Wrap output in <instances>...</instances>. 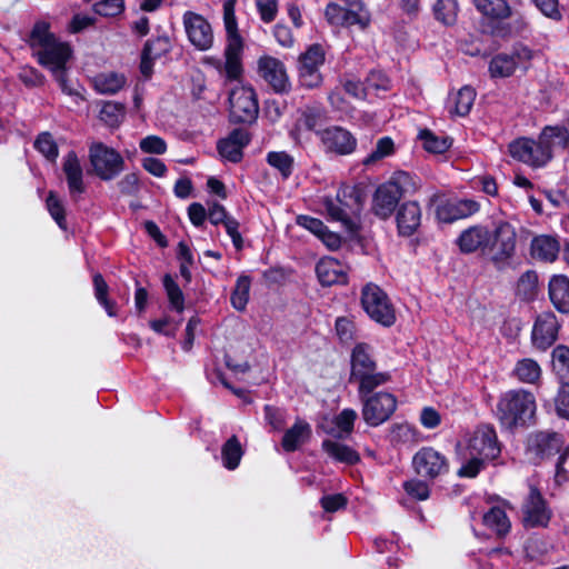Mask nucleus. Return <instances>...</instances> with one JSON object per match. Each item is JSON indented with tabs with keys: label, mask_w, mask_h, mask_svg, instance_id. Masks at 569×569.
I'll return each instance as SVG.
<instances>
[{
	"label": "nucleus",
	"mask_w": 569,
	"mask_h": 569,
	"mask_svg": "<svg viewBox=\"0 0 569 569\" xmlns=\"http://www.w3.org/2000/svg\"><path fill=\"white\" fill-rule=\"evenodd\" d=\"M501 452L497 433L489 425L479 426L469 437L463 462L457 475L461 478H475L489 463L495 461Z\"/></svg>",
	"instance_id": "obj_1"
},
{
	"label": "nucleus",
	"mask_w": 569,
	"mask_h": 569,
	"mask_svg": "<svg viewBox=\"0 0 569 569\" xmlns=\"http://www.w3.org/2000/svg\"><path fill=\"white\" fill-rule=\"evenodd\" d=\"M28 43L39 63L53 73L64 71L66 64L72 56L70 44L58 39L50 31V23L46 21L34 23Z\"/></svg>",
	"instance_id": "obj_2"
},
{
	"label": "nucleus",
	"mask_w": 569,
	"mask_h": 569,
	"mask_svg": "<svg viewBox=\"0 0 569 569\" xmlns=\"http://www.w3.org/2000/svg\"><path fill=\"white\" fill-rule=\"evenodd\" d=\"M236 2L237 0H226L223 2V24L227 33L224 61L212 57L204 59V63L214 67L219 74L229 80H237L242 73L243 41L238 31L234 13Z\"/></svg>",
	"instance_id": "obj_3"
},
{
	"label": "nucleus",
	"mask_w": 569,
	"mask_h": 569,
	"mask_svg": "<svg viewBox=\"0 0 569 569\" xmlns=\"http://www.w3.org/2000/svg\"><path fill=\"white\" fill-rule=\"evenodd\" d=\"M418 188L419 183L416 177L406 171L395 172L388 181L376 189L372 198L373 213L381 219H388L400 199L415 193Z\"/></svg>",
	"instance_id": "obj_4"
},
{
	"label": "nucleus",
	"mask_w": 569,
	"mask_h": 569,
	"mask_svg": "<svg viewBox=\"0 0 569 569\" xmlns=\"http://www.w3.org/2000/svg\"><path fill=\"white\" fill-rule=\"evenodd\" d=\"M535 412V396L525 389L508 390L497 402V418L508 429L526 426L533 418Z\"/></svg>",
	"instance_id": "obj_5"
},
{
	"label": "nucleus",
	"mask_w": 569,
	"mask_h": 569,
	"mask_svg": "<svg viewBox=\"0 0 569 569\" xmlns=\"http://www.w3.org/2000/svg\"><path fill=\"white\" fill-rule=\"evenodd\" d=\"M390 379L389 373L376 371L369 347L367 345H357L351 356V376L350 380L358 383V393H370L375 388L385 385Z\"/></svg>",
	"instance_id": "obj_6"
},
{
	"label": "nucleus",
	"mask_w": 569,
	"mask_h": 569,
	"mask_svg": "<svg viewBox=\"0 0 569 569\" xmlns=\"http://www.w3.org/2000/svg\"><path fill=\"white\" fill-rule=\"evenodd\" d=\"M358 199L352 187L342 186L335 198L325 197L322 204L331 221L340 222L347 231L353 232L357 223L352 214L359 208Z\"/></svg>",
	"instance_id": "obj_7"
},
{
	"label": "nucleus",
	"mask_w": 569,
	"mask_h": 569,
	"mask_svg": "<svg viewBox=\"0 0 569 569\" xmlns=\"http://www.w3.org/2000/svg\"><path fill=\"white\" fill-rule=\"evenodd\" d=\"M329 23L335 26H358L366 29L371 21L370 12L361 0H343L342 3L330 2L325 9Z\"/></svg>",
	"instance_id": "obj_8"
},
{
	"label": "nucleus",
	"mask_w": 569,
	"mask_h": 569,
	"mask_svg": "<svg viewBox=\"0 0 569 569\" xmlns=\"http://www.w3.org/2000/svg\"><path fill=\"white\" fill-rule=\"evenodd\" d=\"M361 305L370 319L381 326L391 327L396 322L395 308L387 293L379 286L367 283L362 288Z\"/></svg>",
	"instance_id": "obj_9"
},
{
	"label": "nucleus",
	"mask_w": 569,
	"mask_h": 569,
	"mask_svg": "<svg viewBox=\"0 0 569 569\" xmlns=\"http://www.w3.org/2000/svg\"><path fill=\"white\" fill-rule=\"evenodd\" d=\"M229 111L234 122H253L259 113L254 90L250 86L236 84L229 93Z\"/></svg>",
	"instance_id": "obj_10"
},
{
	"label": "nucleus",
	"mask_w": 569,
	"mask_h": 569,
	"mask_svg": "<svg viewBox=\"0 0 569 569\" xmlns=\"http://www.w3.org/2000/svg\"><path fill=\"white\" fill-rule=\"evenodd\" d=\"M89 159L94 173L102 180L116 178L124 167L121 154L102 142H93L90 146Z\"/></svg>",
	"instance_id": "obj_11"
},
{
	"label": "nucleus",
	"mask_w": 569,
	"mask_h": 569,
	"mask_svg": "<svg viewBox=\"0 0 569 569\" xmlns=\"http://www.w3.org/2000/svg\"><path fill=\"white\" fill-rule=\"evenodd\" d=\"M362 417L370 426H379L387 421L397 408V399L389 392L363 393Z\"/></svg>",
	"instance_id": "obj_12"
},
{
	"label": "nucleus",
	"mask_w": 569,
	"mask_h": 569,
	"mask_svg": "<svg viewBox=\"0 0 569 569\" xmlns=\"http://www.w3.org/2000/svg\"><path fill=\"white\" fill-rule=\"evenodd\" d=\"M412 467L418 476L432 480L448 472L449 461L442 452L423 447L415 453Z\"/></svg>",
	"instance_id": "obj_13"
},
{
	"label": "nucleus",
	"mask_w": 569,
	"mask_h": 569,
	"mask_svg": "<svg viewBox=\"0 0 569 569\" xmlns=\"http://www.w3.org/2000/svg\"><path fill=\"white\" fill-rule=\"evenodd\" d=\"M509 152L513 159L535 168L542 167L550 160V147L545 146L540 137L538 141L517 139L509 144Z\"/></svg>",
	"instance_id": "obj_14"
},
{
	"label": "nucleus",
	"mask_w": 569,
	"mask_h": 569,
	"mask_svg": "<svg viewBox=\"0 0 569 569\" xmlns=\"http://www.w3.org/2000/svg\"><path fill=\"white\" fill-rule=\"evenodd\" d=\"M325 62V50L320 44H311L299 57V81L306 88H316L322 82L320 67Z\"/></svg>",
	"instance_id": "obj_15"
},
{
	"label": "nucleus",
	"mask_w": 569,
	"mask_h": 569,
	"mask_svg": "<svg viewBox=\"0 0 569 569\" xmlns=\"http://www.w3.org/2000/svg\"><path fill=\"white\" fill-rule=\"evenodd\" d=\"M552 517V511L541 492L530 487L528 497L522 505V523L526 528H546Z\"/></svg>",
	"instance_id": "obj_16"
},
{
	"label": "nucleus",
	"mask_w": 569,
	"mask_h": 569,
	"mask_svg": "<svg viewBox=\"0 0 569 569\" xmlns=\"http://www.w3.org/2000/svg\"><path fill=\"white\" fill-rule=\"evenodd\" d=\"M492 240L487 247L486 256H489L495 263L509 259L516 249V230L506 221L499 222L491 232Z\"/></svg>",
	"instance_id": "obj_17"
},
{
	"label": "nucleus",
	"mask_w": 569,
	"mask_h": 569,
	"mask_svg": "<svg viewBox=\"0 0 569 569\" xmlns=\"http://www.w3.org/2000/svg\"><path fill=\"white\" fill-rule=\"evenodd\" d=\"M560 322L552 311L539 313L532 326L531 343L540 351L549 349L558 339Z\"/></svg>",
	"instance_id": "obj_18"
},
{
	"label": "nucleus",
	"mask_w": 569,
	"mask_h": 569,
	"mask_svg": "<svg viewBox=\"0 0 569 569\" xmlns=\"http://www.w3.org/2000/svg\"><path fill=\"white\" fill-rule=\"evenodd\" d=\"M182 21L188 40L196 49L207 51L212 47L213 31L207 19L199 13L187 11Z\"/></svg>",
	"instance_id": "obj_19"
},
{
	"label": "nucleus",
	"mask_w": 569,
	"mask_h": 569,
	"mask_svg": "<svg viewBox=\"0 0 569 569\" xmlns=\"http://www.w3.org/2000/svg\"><path fill=\"white\" fill-rule=\"evenodd\" d=\"M321 142L327 151L337 154H350L356 150L357 140L341 127L327 128L320 133Z\"/></svg>",
	"instance_id": "obj_20"
},
{
	"label": "nucleus",
	"mask_w": 569,
	"mask_h": 569,
	"mask_svg": "<svg viewBox=\"0 0 569 569\" xmlns=\"http://www.w3.org/2000/svg\"><path fill=\"white\" fill-rule=\"evenodd\" d=\"M260 76L277 91L282 92L289 87V79L283 63L277 58L264 56L258 62Z\"/></svg>",
	"instance_id": "obj_21"
},
{
	"label": "nucleus",
	"mask_w": 569,
	"mask_h": 569,
	"mask_svg": "<svg viewBox=\"0 0 569 569\" xmlns=\"http://www.w3.org/2000/svg\"><path fill=\"white\" fill-rule=\"evenodd\" d=\"M490 240H492V234L488 228L473 226L461 232L458 238V246L465 253H471L480 250L486 254Z\"/></svg>",
	"instance_id": "obj_22"
},
{
	"label": "nucleus",
	"mask_w": 569,
	"mask_h": 569,
	"mask_svg": "<svg viewBox=\"0 0 569 569\" xmlns=\"http://www.w3.org/2000/svg\"><path fill=\"white\" fill-rule=\"evenodd\" d=\"M249 133L243 129H234L230 134L218 142L219 154L228 161L239 162L242 159V149L249 143Z\"/></svg>",
	"instance_id": "obj_23"
},
{
	"label": "nucleus",
	"mask_w": 569,
	"mask_h": 569,
	"mask_svg": "<svg viewBox=\"0 0 569 569\" xmlns=\"http://www.w3.org/2000/svg\"><path fill=\"white\" fill-rule=\"evenodd\" d=\"M562 446L560 435L555 432H537L528 439V450L538 458H547L559 452Z\"/></svg>",
	"instance_id": "obj_24"
},
{
	"label": "nucleus",
	"mask_w": 569,
	"mask_h": 569,
	"mask_svg": "<svg viewBox=\"0 0 569 569\" xmlns=\"http://www.w3.org/2000/svg\"><path fill=\"white\" fill-rule=\"evenodd\" d=\"M478 210V202L471 199L448 201L438 207L437 217L442 222H453L470 217Z\"/></svg>",
	"instance_id": "obj_25"
},
{
	"label": "nucleus",
	"mask_w": 569,
	"mask_h": 569,
	"mask_svg": "<svg viewBox=\"0 0 569 569\" xmlns=\"http://www.w3.org/2000/svg\"><path fill=\"white\" fill-rule=\"evenodd\" d=\"M62 170L67 179L70 196L76 197L83 193L86 191L83 169L74 151L68 152L63 158Z\"/></svg>",
	"instance_id": "obj_26"
},
{
	"label": "nucleus",
	"mask_w": 569,
	"mask_h": 569,
	"mask_svg": "<svg viewBox=\"0 0 569 569\" xmlns=\"http://www.w3.org/2000/svg\"><path fill=\"white\" fill-rule=\"evenodd\" d=\"M316 272L323 286L345 283L347 281L346 267L331 257L320 259L316 266Z\"/></svg>",
	"instance_id": "obj_27"
},
{
	"label": "nucleus",
	"mask_w": 569,
	"mask_h": 569,
	"mask_svg": "<svg viewBox=\"0 0 569 569\" xmlns=\"http://www.w3.org/2000/svg\"><path fill=\"white\" fill-rule=\"evenodd\" d=\"M397 226L401 236H411L421 223V209L418 202L407 201L397 212Z\"/></svg>",
	"instance_id": "obj_28"
},
{
	"label": "nucleus",
	"mask_w": 569,
	"mask_h": 569,
	"mask_svg": "<svg viewBox=\"0 0 569 569\" xmlns=\"http://www.w3.org/2000/svg\"><path fill=\"white\" fill-rule=\"evenodd\" d=\"M530 252L535 259L553 262L560 252L558 236L539 234L531 240Z\"/></svg>",
	"instance_id": "obj_29"
},
{
	"label": "nucleus",
	"mask_w": 569,
	"mask_h": 569,
	"mask_svg": "<svg viewBox=\"0 0 569 569\" xmlns=\"http://www.w3.org/2000/svg\"><path fill=\"white\" fill-rule=\"evenodd\" d=\"M311 426L302 420L297 419L291 428H289L281 441V446L284 451L293 452L298 450L302 445L309 441L311 437Z\"/></svg>",
	"instance_id": "obj_30"
},
{
	"label": "nucleus",
	"mask_w": 569,
	"mask_h": 569,
	"mask_svg": "<svg viewBox=\"0 0 569 569\" xmlns=\"http://www.w3.org/2000/svg\"><path fill=\"white\" fill-rule=\"evenodd\" d=\"M549 298L561 313L569 312V279L563 274H555L549 281Z\"/></svg>",
	"instance_id": "obj_31"
},
{
	"label": "nucleus",
	"mask_w": 569,
	"mask_h": 569,
	"mask_svg": "<svg viewBox=\"0 0 569 569\" xmlns=\"http://www.w3.org/2000/svg\"><path fill=\"white\" fill-rule=\"evenodd\" d=\"M90 81L98 93L116 94L126 86L127 78L120 72L104 71L93 76Z\"/></svg>",
	"instance_id": "obj_32"
},
{
	"label": "nucleus",
	"mask_w": 569,
	"mask_h": 569,
	"mask_svg": "<svg viewBox=\"0 0 569 569\" xmlns=\"http://www.w3.org/2000/svg\"><path fill=\"white\" fill-rule=\"evenodd\" d=\"M323 452L336 462L345 465H356L360 460L359 453L340 441L335 439H325L321 443Z\"/></svg>",
	"instance_id": "obj_33"
},
{
	"label": "nucleus",
	"mask_w": 569,
	"mask_h": 569,
	"mask_svg": "<svg viewBox=\"0 0 569 569\" xmlns=\"http://www.w3.org/2000/svg\"><path fill=\"white\" fill-rule=\"evenodd\" d=\"M168 44L167 38H157L146 43L140 63V70L144 77L151 76L153 60L167 51Z\"/></svg>",
	"instance_id": "obj_34"
},
{
	"label": "nucleus",
	"mask_w": 569,
	"mask_h": 569,
	"mask_svg": "<svg viewBox=\"0 0 569 569\" xmlns=\"http://www.w3.org/2000/svg\"><path fill=\"white\" fill-rule=\"evenodd\" d=\"M542 375L540 365L531 359L523 358L518 360L512 370V376L522 383L535 385L537 383Z\"/></svg>",
	"instance_id": "obj_35"
},
{
	"label": "nucleus",
	"mask_w": 569,
	"mask_h": 569,
	"mask_svg": "<svg viewBox=\"0 0 569 569\" xmlns=\"http://www.w3.org/2000/svg\"><path fill=\"white\" fill-rule=\"evenodd\" d=\"M395 151V141L390 137H381L377 140L371 152L363 158L362 164L367 169H371L378 166L383 159L391 157Z\"/></svg>",
	"instance_id": "obj_36"
},
{
	"label": "nucleus",
	"mask_w": 569,
	"mask_h": 569,
	"mask_svg": "<svg viewBox=\"0 0 569 569\" xmlns=\"http://www.w3.org/2000/svg\"><path fill=\"white\" fill-rule=\"evenodd\" d=\"M356 419L357 412L353 409H343L333 418V427L326 429V432L333 438L345 439L352 432Z\"/></svg>",
	"instance_id": "obj_37"
},
{
	"label": "nucleus",
	"mask_w": 569,
	"mask_h": 569,
	"mask_svg": "<svg viewBox=\"0 0 569 569\" xmlns=\"http://www.w3.org/2000/svg\"><path fill=\"white\" fill-rule=\"evenodd\" d=\"M243 449L237 436H231L221 447V462L228 470L239 467L243 456Z\"/></svg>",
	"instance_id": "obj_38"
},
{
	"label": "nucleus",
	"mask_w": 569,
	"mask_h": 569,
	"mask_svg": "<svg viewBox=\"0 0 569 569\" xmlns=\"http://www.w3.org/2000/svg\"><path fill=\"white\" fill-rule=\"evenodd\" d=\"M419 139L426 151L435 154L445 153L452 144V140L445 134H436L429 129L419 132Z\"/></svg>",
	"instance_id": "obj_39"
},
{
	"label": "nucleus",
	"mask_w": 569,
	"mask_h": 569,
	"mask_svg": "<svg viewBox=\"0 0 569 569\" xmlns=\"http://www.w3.org/2000/svg\"><path fill=\"white\" fill-rule=\"evenodd\" d=\"M266 161L280 173L283 180H287L293 172L295 158L286 151H269L266 154Z\"/></svg>",
	"instance_id": "obj_40"
},
{
	"label": "nucleus",
	"mask_w": 569,
	"mask_h": 569,
	"mask_svg": "<svg viewBox=\"0 0 569 569\" xmlns=\"http://www.w3.org/2000/svg\"><path fill=\"white\" fill-rule=\"evenodd\" d=\"M517 68H519V62L516 61V57L506 53L497 54L489 64V71L493 78L510 77Z\"/></svg>",
	"instance_id": "obj_41"
},
{
	"label": "nucleus",
	"mask_w": 569,
	"mask_h": 569,
	"mask_svg": "<svg viewBox=\"0 0 569 569\" xmlns=\"http://www.w3.org/2000/svg\"><path fill=\"white\" fill-rule=\"evenodd\" d=\"M483 523L498 536H505L510 530V521L505 510L499 507H493L483 515Z\"/></svg>",
	"instance_id": "obj_42"
},
{
	"label": "nucleus",
	"mask_w": 569,
	"mask_h": 569,
	"mask_svg": "<svg viewBox=\"0 0 569 569\" xmlns=\"http://www.w3.org/2000/svg\"><path fill=\"white\" fill-rule=\"evenodd\" d=\"M545 146L550 147V153L555 148H566L569 141V132L565 127L555 126L546 127L540 134Z\"/></svg>",
	"instance_id": "obj_43"
},
{
	"label": "nucleus",
	"mask_w": 569,
	"mask_h": 569,
	"mask_svg": "<svg viewBox=\"0 0 569 569\" xmlns=\"http://www.w3.org/2000/svg\"><path fill=\"white\" fill-rule=\"evenodd\" d=\"M477 9L485 16L502 19L510 14V8L506 0H473Z\"/></svg>",
	"instance_id": "obj_44"
},
{
	"label": "nucleus",
	"mask_w": 569,
	"mask_h": 569,
	"mask_svg": "<svg viewBox=\"0 0 569 569\" xmlns=\"http://www.w3.org/2000/svg\"><path fill=\"white\" fill-rule=\"evenodd\" d=\"M99 118L108 127H118L124 118V107L113 101L104 102L99 112Z\"/></svg>",
	"instance_id": "obj_45"
},
{
	"label": "nucleus",
	"mask_w": 569,
	"mask_h": 569,
	"mask_svg": "<svg viewBox=\"0 0 569 569\" xmlns=\"http://www.w3.org/2000/svg\"><path fill=\"white\" fill-rule=\"evenodd\" d=\"M458 10V0H436L433 6L436 18L445 24L455 23Z\"/></svg>",
	"instance_id": "obj_46"
},
{
	"label": "nucleus",
	"mask_w": 569,
	"mask_h": 569,
	"mask_svg": "<svg viewBox=\"0 0 569 569\" xmlns=\"http://www.w3.org/2000/svg\"><path fill=\"white\" fill-rule=\"evenodd\" d=\"M476 99V91L469 87H462L452 98L453 112L458 116H466L471 110Z\"/></svg>",
	"instance_id": "obj_47"
},
{
	"label": "nucleus",
	"mask_w": 569,
	"mask_h": 569,
	"mask_svg": "<svg viewBox=\"0 0 569 569\" xmlns=\"http://www.w3.org/2000/svg\"><path fill=\"white\" fill-rule=\"evenodd\" d=\"M249 291L250 279L246 276L239 277L231 295V303L233 308L239 311L244 310L249 300Z\"/></svg>",
	"instance_id": "obj_48"
},
{
	"label": "nucleus",
	"mask_w": 569,
	"mask_h": 569,
	"mask_svg": "<svg viewBox=\"0 0 569 569\" xmlns=\"http://www.w3.org/2000/svg\"><path fill=\"white\" fill-rule=\"evenodd\" d=\"M163 287L171 308L178 312H182L184 309V297L178 283L171 278V276L166 274L163 277Z\"/></svg>",
	"instance_id": "obj_49"
},
{
	"label": "nucleus",
	"mask_w": 569,
	"mask_h": 569,
	"mask_svg": "<svg viewBox=\"0 0 569 569\" xmlns=\"http://www.w3.org/2000/svg\"><path fill=\"white\" fill-rule=\"evenodd\" d=\"M551 358L555 372L562 378L569 376V347L558 345L552 350Z\"/></svg>",
	"instance_id": "obj_50"
},
{
	"label": "nucleus",
	"mask_w": 569,
	"mask_h": 569,
	"mask_svg": "<svg viewBox=\"0 0 569 569\" xmlns=\"http://www.w3.org/2000/svg\"><path fill=\"white\" fill-rule=\"evenodd\" d=\"M34 148L49 161L54 162L58 158V146L49 132H42L38 136Z\"/></svg>",
	"instance_id": "obj_51"
},
{
	"label": "nucleus",
	"mask_w": 569,
	"mask_h": 569,
	"mask_svg": "<svg viewBox=\"0 0 569 569\" xmlns=\"http://www.w3.org/2000/svg\"><path fill=\"white\" fill-rule=\"evenodd\" d=\"M47 209L57 224L62 229H67V222L64 218V207L60 199L54 194V192L50 191L47 198Z\"/></svg>",
	"instance_id": "obj_52"
},
{
	"label": "nucleus",
	"mask_w": 569,
	"mask_h": 569,
	"mask_svg": "<svg viewBox=\"0 0 569 569\" xmlns=\"http://www.w3.org/2000/svg\"><path fill=\"white\" fill-rule=\"evenodd\" d=\"M142 152L149 154H163L167 151V142L159 136L150 134L142 138L139 142Z\"/></svg>",
	"instance_id": "obj_53"
},
{
	"label": "nucleus",
	"mask_w": 569,
	"mask_h": 569,
	"mask_svg": "<svg viewBox=\"0 0 569 569\" xmlns=\"http://www.w3.org/2000/svg\"><path fill=\"white\" fill-rule=\"evenodd\" d=\"M96 13L103 17H117L124 10L123 0H102L93 6Z\"/></svg>",
	"instance_id": "obj_54"
},
{
	"label": "nucleus",
	"mask_w": 569,
	"mask_h": 569,
	"mask_svg": "<svg viewBox=\"0 0 569 569\" xmlns=\"http://www.w3.org/2000/svg\"><path fill=\"white\" fill-rule=\"evenodd\" d=\"M555 407L559 417L569 420V383H560L555 398Z\"/></svg>",
	"instance_id": "obj_55"
},
{
	"label": "nucleus",
	"mask_w": 569,
	"mask_h": 569,
	"mask_svg": "<svg viewBox=\"0 0 569 569\" xmlns=\"http://www.w3.org/2000/svg\"><path fill=\"white\" fill-rule=\"evenodd\" d=\"M264 418L273 430H281L287 422L286 411L270 405L264 406Z\"/></svg>",
	"instance_id": "obj_56"
},
{
	"label": "nucleus",
	"mask_w": 569,
	"mask_h": 569,
	"mask_svg": "<svg viewBox=\"0 0 569 569\" xmlns=\"http://www.w3.org/2000/svg\"><path fill=\"white\" fill-rule=\"evenodd\" d=\"M367 93L371 91H387L390 88V80L382 71H371L366 79Z\"/></svg>",
	"instance_id": "obj_57"
},
{
	"label": "nucleus",
	"mask_w": 569,
	"mask_h": 569,
	"mask_svg": "<svg viewBox=\"0 0 569 569\" xmlns=\"http://www.w3.org/2000/svg\"><path fill=\"white\" fill-rule=\"evenodd\" d=\"M403 489L410 497L417 500H426L430 495L428 485L420 479H411L406 481L403 483Z\"/></svg>",
	"instance_id": "obj_58"
},
{
	"label": "nucleus",
	"mask_w": 569,
	"mask_h": 569,
	"mask_svg": "<svg viewBox=\"0 0 569 569\" xmlns=\"http://www.w3.org/2000/svg\"><path fill=\"white\" fill-rule=\"evenodd\" d=\"M336 333L341 342H343V343L351 342L355 337L353 322L346 317L338 318L336 320Z\"/></svg>",
	"instance_id": "obj_59"
},
{
	"label": "nucleus",
	"mask_w": 569,
	"mask_h": 569,
	"mask_svg": "<svg viewBox=\"0 0 569 569\" xmlns=\"http://www.w3.org/2000/svg\"><path fill=\"white\" fill-rule=\"evenodd\" d=\"M141 166L147 172L157 178H163L168 172L164 162L158 158L147 157L142 159Z\"/></svg>",
	"instance_id": "obj_60"
},
{
	"label": "nucleus",
	"mask_w": 569,
	"mask_h": 569,
	"mask_svg": "<svg viewBox=\"0 0 569 569\" xmlns=\"http://www.w3.org/2000/svg\"><path fill=\"white\" fill-rule=\"evenodd\" d=\"M569 475V446L560 455L556 465L555 481L561 485L568 480Z\"/></svg>",
	"instance_id": "obj_61"
},
{
	"label": "nucleus",
	"mask_w": 569,
	"mask_h": 569,
	"mask_svg": "<svg viewBox=\"0 0 569 569\" xmlns=\"http://www.w3.org/2000/svg\"><path fill=\"white\" fill-rule=\"evenodd\" d=\"M535 4L543 16L553 20L561 19L558 0H535Z\"/></svg>",
	"instance_id": "obj_62"
},
{
	"label": "nucleus",
	"mask_w": 569,
	"mask_h": 569,
	"mask_svg": "<svg viewBox=\"0 0 569 569\" xmlns=\"http://www.w3.org/2000/svg\"><path fill=\"white\" fill-rule=\"evenodd\" d=\"M273 36L277 42L284 48H291L295 44L291 29L286 24L277 23L273 28Z\"/></svg>",
	"instance_id": "obj_63"
},
{
	"label": "nucleus",
	"mask_w": 569,
	"mask_h": 569,
	"mask_svg": "<svg viewBox=\"0 0 569 569\" xmlns=\"http://www.w3.org/2000/svg\"><path fill=\"white\" fill-rule=\"evenodd\" d=\"M320 502L325 511L335 512L345 508L347 499L341 493H337L322 497Z\"/></svg>",
	"instance_id": "obj_64"
}]
</instances>
